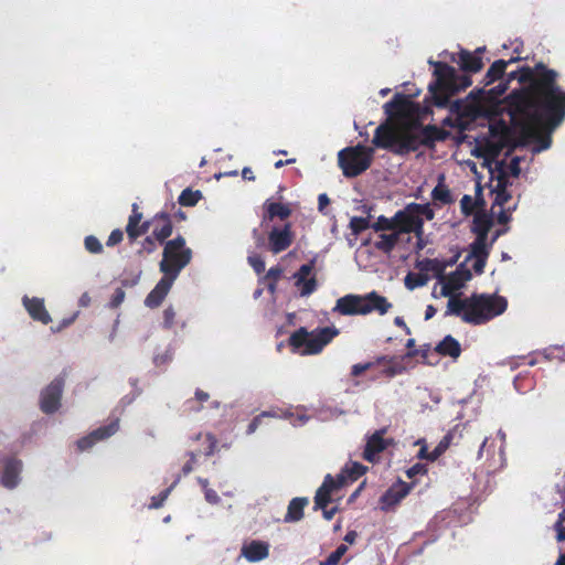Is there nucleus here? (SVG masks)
Returning a JSON list of instances; mask_svg holds the SVG:
<instances>
[{"instance_id":"nucleus-1","label":"nucleus","mask_w":565,"mask_h":565,"mask_svg":"<svg viewBox=\"0 0 565 565\" xmlns=\"http://www.w3.org/2000/svg\"><path fill=\"white\" fill-rule=\"evenodd\" d=\"M555 74L530 79L527 86L510 96V116L525 138H541L565 117V92L553 84Z\"/></svg>"},{"instance_id":"nucleus-2","label":"nucleus","mask_w":565,"mask_h":565,"mask_svg":"<svg viewBox=\"0 0 565 565\" xmlns=\"http://www.w3.org/2000/svg\"><path fill=\"white\" fill-rule=\"evenodd\" d=\"M385 110L390 120L376 129L373 142L397 151L415 149L423 138L414 103L403 95H396L392 103L385 105Z\"/></svg>"},{"instance_id":"nucleus-3","label":"nucleus","mask_w":565,"mask_h":565,"mask_svg":"<svg viewBox=\"0 0 565 565\" xmlns=\"http://www.w3.org/2000/svg\"><path fill=\"white\" fill-rule=\"evenodd\" d=\"M507 307L508 302L501 296L477 295L463 300H448L446 313L460 316L468 323L480 324L503 313Z\"/></svg>"},{"instance_id":"nucleus-4","label":"nucleus","mask_w":565,"mask_h":565,"mask_svg":"<svg viewBox=\"0 0 565 565\" xmlns=\"http://www.w3.org/2000/svg\"><path fill=\"white\" fill-rule=\"evenodd\" d=\"M392 303L380 294L372 291L365 295L349 294L335 301L333 311L342 316H365L373 311L385 315Z\"/></svg>"},{"instance_id":"nucleus-5","label":"nucleus","mask_w":565,"mask_h":565,"mask_svg":"<svg viewBox=\"0 0 565 565\" xmlns=\"http://www.w3.org/2000/svg\"><path fill=\"white\" fill-rule=\"evenodd\" d=\"M339 334L335 327H326L308 332L301 328L291 334L289 343L301 355L317 354Z\"/></svg>"},{"instance_id":"nucleus-6","label":"nucleus","mask_w":565,"mask_h":565,"mask_svg":"<svg viewBox=\"0 0 565 565\" xmlns=\"http://www.w3.org/2000/svg\"><path fill=\"white\" fill-rule=\"evenodd\" d=\"M191 257L192 253L190 248L185 247V241L182 237H177L166 244L160 270L164 275L177 278L180 270L189 264Z\"/></svg>"},{"instance_id":"nucleus-7","label":"nucleus","mask_w":565,"mask_h":565,"mask_svg":"<svg viewBox=\"0 0 565 565\" xmlns=\"http://www.w3.org/2000/svg\"><path fill=\"white\" fill-rule=\"evenodd\" d=\"M433 217L434 212L428 204H409L395 214L398 232H414L418 237L423 234L424 222Z\"/></svg>"},{"instance_id":"nucleus-8","label":"nucleus","mask_w":565,"mask_h":565,"mask_svg":"<svg viewBox=\"0 0 565 565\" xmlns=\"http://www.w3.org/2000/svg\"><path fill=\"white\" fill-rule=\"evenodd\" d=\"M373 150L363 146L348 147L338 154L339 166L345 177H356L365 171L372 161Z\"/></svg>"},{"instance_id":"nucleus-9","label":"nucleus","mask_w":565,"mask_h":565,"mask_svg":"<svg viewBox=\"0 0 565 565\" xmlns=\"http://www.w3.org/2000/svg\"><path fill=\"white\" fill-rule=\"evenodd\" d=\"M434 75L436 81L429 86L430 93L438 106H445L449 97L457 90L454 83L455 70L444 63L435 62Z\"/></svg>"},{"instance_id":"nucleus-10","label":"nucleus","mask_w":565,"mask_h":565,"mask_svg":"<svg viewBox=\"0 0 565 565\" xmlns=\"http://www.w3.org/2000/svg\"><path fill=\"white\" fill-rule=\"evenodd\" d=\"M471 274L462 265L452 274L448 276H440L438 281L433 288L431 295L434 298L447 297L450 299H458L456 294L470 280Z\"/></svg>"},{"instance_id":"nucleus-11","label":"nucleus","mask_w":565,"mask_h":565,"mask_svg":"<svg viewBox=\"0 0 565 565\" xmlns=\"http://www.w3.org/2000/svg\"><path fill=\"white\" fill-rule=\"evenodd\" d=\"M342 478L334 480L332 477L327 476L322 486L318 489L315 503L317 508L323 510V515L327 520H331L335 510H326L328 503L331 501V495L341 487Z\"/></svg>"},{"instance_id":"nucleus-12","label":"nucleus","mask_w":565,"mask_h":565,"mask_svg":"<svg viewBox=\"0 0 565 565\" xmlns=\"http://www.w3.org/2000/svg\"><path fill=\"white\" fill-rule=\"evenodd\" d=\"M418 268H419L418 271L409 273L404 279L405 286L409 290H414L417 287H422V286L426 285L429 280V277L424 271L425 270H434V271L440 270V263L436 259L435 260L428 259V260L420 262L418 264Z\"/></svg>"},{"instance_id":"nucleus-13","label":"nucleus","mask_w":565,"mask_h":565,"mask_svg":"<svg viewBox=\"0 0 565 565\" xmlns=\"http://www.w3.org/2000/svg\"><path fill=\"white\" fill-rule=\"evenodd\" d=\"M412 487L404 481L394 483L380 499L384 511L395 508L411 491Z\"/></svg>"},{"instance_id":"nucleus-14","label":"nucleus","mask_w":565,"mask_h":565,"mask_svg":"<svg viewBox=\"0 0 565 565\" xmlns=\"http://www.w3.org/2000/svg\"><path fill=\"white\" fill-rule=\"evenodd\" d=\"M292 238L290 224L281 228L275 227L268 234L269 248L275 254L280 253L290 246Z\"/></svg>"},{"instance_id":"nucleus-15","label":"nucleus","mask_w":565,"mask_h":565,"mask_svg":"<svg viewBox=\"0 0 565 565\" xmlns=\"http://www.w3.org/2000/svg\"><path fill=\"white\" fill-rule=\"evenodd\" d=\"M62 381H53L42 393L41 408L45 413H53L60 406V398L62 393Z\"/></svg>"},{"instance_id":"nucleus-16","label":"nucleus","mask_w":565,"mask_h":565,"mask_svg":"<svg viewBox=\"0 0 565 565\" xmlns=\"http://www.w3.org/2000/svg\"><path fill=\"white\" fill-rule=\"evenodd\" d=\"M312 270V265H302L300 269L294 275L295 285L300 291L301 296L310 295L317 287Z\"/></svg>"},{"instance_id":"nucleus-17","label":"nucleus","mask_w":565,"mask_h":565,"mask_svg":"<svg viewBox=\"0 0 565 565\" xmlns=\"http://www.w3.org/2000/svg\"><path fill=\"white\" fill-rule=\"evenodd\" d=\"M175 278L164 275L153 290L147 296L145 303L149 308L158 307L169 292Z\"/></svg>"},{"instance_id":"nucleus-18","label":"nucleus","mask_w":565,"mask_h":565,"mask_svg":"<svg viewBox=\"0 0 565 565\" xmlns=\"http://www.w3.org/2000/svg\"><path fill=\"white\" fill-rule=\"evenodd\" d=\"M492 226V222L490 216L483 213H478L473 217L472 231L477 235L475 242H481L482 245H492L495 241L497 236H493L490 241H488V232Z\"/></svg>"},{"instance_id":"nucleus-19","label":"nucleus","mask_w":565,"mask_h":565,"mask_svg":"<svg viewBox=\"0 0 565 565\" xmlns=\"http://www.w3.org/2000/svg\"><path fill=\"white\" fill-rule=\"evenodd\" d=\"M264 221L275 217L285 220L291 214L294 206L291 203H282L268 199L264 204Z\"/></svg>"},{"instance_id":"nucleus-20","label":"nucleus","mask_w":565,"mask_h":565,"mask_svg":"<svg viewBox=\"0 0 565 565\" xmlns=\"http://www.w3.org/2000/svg\"><path fill=\"white\" fill-rule=\"evenodd\" d=\"M23 305L34 320L44 324H47L51 321V316L45 309L43 299L24 297Z\"/></svg>"},{"instance_id":"nucleus-21","label":"nucleus","mask_w":565,"mask_h":565,"mask_svg":"<svg viewBox=\"0 0 565 565\" xmlns=\"http://www.w3.org/2000/svg\"><path fill=\"white\" fill-rule=\"evenodd\" d=\"M269 554L267 543L254 541L242 548V555L252 563L265 559Z\"/></svg>"},{"instance_id":"nucleus-22","label":"nucleus","mask_w":565,"mask_h":565,"mask_svg":"<svg viewBox=\"0 0 565 565\" xmlns=\"http://www.w3.org/2000/svg\"><path fill=\"white\" fill-rule=\"evenodd\" d=\"M384 430L375 431L366 441L364 450V458L369 461H374L379 452L384 450L388 441L384 439Z\"/></svg>"},{"instance_id":"nucleus-23","label":"nucleus","mask_w":565,"mask_h":565,"mask_svg":"<svg viewBox=\"0 0 565 565\" xmlns=\"http://www.w3.org/2000/svg\"><path fill=\"white\" fill-rule=\"evenodd\" d=\"M491 245H482L481 242H473L467 262H473L472 266L477 273H481L486 265L488 252Z\"/></svg>"},{"instance_id":"nucleus-24","label":"nucleus","mask_w":565,"mask_h":565,"mask_svg":"<svg viewBox=\"0 0 565 565\" xmlns=\"http://www.w3.org/2000/svg\"><path fill=\"white\" fill-rule=\"evenodd\" d=\"M118 429V424L117 423H111L108 427L106 428H100V429H97L95 430L90 436L86 437V438H83L82 440L78 441V447L81 449H86L88 448L89 446H92L93 441L95 440H100V439H104L106 437H109L111 436L116 430Z\"/></svg>"},{"instance_id":"nucleus-25","label":"nucleus","mask_w":565,"mask_h":565,"mask_svg":"<svg viewBox=\"0 0 565 565\" xmlns=\"http://www.w3.org/2000/svg\"><path fill=\"white\" fill-rule=\"evenodd\" d=\"M457 62L460 64L462 70L469 72H478L482 67L481 58L467 51L460 52L459 60Z\"/></svg>"},{"instance_id":"nucleus-26","label":"nucleus","mask_w":565,"mask_h":565,"mask_svg":"<svg viewBox=\"0 0 565 565\" xmlns=\"http://www.w3.org/2000/svg\"><path fill=\"white\" fill-rule=\"evenodd\" d=\"M153 235L157 239L163 241L169 237L172 233V225L168 217L166 216H157L153 220Z\"/></svg>"},{"instance_id":"nucleus-27","label":"nucleus","mask_w":565,"mask_h":565,"mask_svg":"<svg viewBox=\"0 0 565 565\" xmlns=\"http://www.w3.org/2000/svg\"><path fill=\"white\" fill-rule=\"evenodd\" d=\"M401 234L398 230L385 232L379 236L375 246L381 250L390 252L397 244Z\"/></svg>"},{"instance_id":"nucleus-28","label":"nucleus","mask_w":565,"mask_h":565,"mask_svg":"<svg viewBox=\"0 0 565 565\" xmlns=\"http://www.w3.org/2000/svg\"><path fill=\"white\" fill-rule=\"evenodd\" d=\"M437 351L440 353V354H444V355H449L451 358H458L460 355V352H461V349H460V344L458 343L457 340H455L454 338L451 337H446L438 345H437Z\"/></svg>"},{"instance_id":"nucleus-29","label":"nucleus","mask_w":565,"mask_h":565,"mask_svg":"<svg viewBox=\"0 0 565 565\" xmlns=\"http://www.w3.org/2000/svg\"><path fill=\"white\" fill-rule=\"evenodd\" d=\"M307 504V500L305 499H294L288 507L287 514L285 520L287 522H296L302 518V511L305 505Z\"/></svg>"},{"instance_id":"nucleus-30","label":"nucleus","mask_w":565,"mask_h":565,"mask_svg":"<svg viewBox=\"0 0 565 565\" xmlns=\"http://www.w3.org/2000/svg\"><path fill=\"white\" fill-rule=\"evenodd\" d=\"M21 470V465L19 462H13L7 466L6 471L2 477V483L7 488H13L18 484L19 481V472Z\"/></svg>"},{"instance_id":"nucleus-31","label":"nucleus","mask_w":565,"mask_h":565,"mask_svg":"<svg viewBox=\"0 0 565 565\" xmlns=\"http://www.w3.org/2000/svg\"><path fill=\"white\" fill-rule=\"evenodd\" d=\"M140 221H141V214H139L137 212H135L130 216L128 225H127V233L130 237L136 238L147 231L146 224L140 225Z\"/></svg>"},{"instance_id":"nucleus-32","label":"nucleus","mask_w":565,"mask_h":565,"mask_svg":"<svg viewBox=\"0 0 565 565\" xmlns=\"http://www.w3.org/2000/svg\"><path fill=\"white\" fill-rule=\"evenodd\" d=\"M372 227L377 232H391L397 230V223L395 221V215L391 218L381 216L376 220V222L372 225Z\"/></svg>"},{"instance_id":"nucleus-33","label":"nucleus","mask_w":565,"mask_h":565,"mask_svg":"<svg viewBox=\"0 0 565 565\" xmlns=\"http://www.w3.org/2000/svg\"><path fill=\"white\" fill-rule=\"evenodd\" d=\"M433 199L437 202H440L443 204H447L449 202H451V194H450V191L448 190V188L443 184V183H439L434 190H433Z\"/></svg>"},{"instance_id":"nucleus-34","label":"nucleus","mask_w":565,"mask_h":565,"mask_svg":"<svg viewBox=\"0 0 565 565\" xmlns=\"http://www.w3.org/2000/svg\"><path fill=\"white\" fill-rule=\"evenodd\" d=\"M201 199V193L200 191H192V190H184L180 198H179V202L181 205H184V206H193L195 205L199 200Z\"/></svg>"},{"instance_id":"nucleus-35","label":"nucleus","mask_w":565,"mask_h":565,"mask_svg":"<svg viewBox=\"0 0 565 565\" xmlns=\"http://www.w3.org/2000/svg\"><path fill=\"white\" fill-rule=\"evenodd\" d=\"M347 545L341 544L324 561H321L320 565H337L340 562L341 557L347 553Z\"/></svg>"},{"instance_id":"nucleus-36","label":"nucleus","mask_w":565,"mask_h":565,"mask_svg":"<svg viewBox=\"0 0 565 565\" xmlns=\"http://www.w3.org/2000/svg\"><path fill=\"white\" fill-rule=\"evenodd\" d=\"M510 199L511 194L504 188H501V183L499 182L494 189L493 204L498 206H504L510 201Z\"/></svg>"},{"instance_id":"nucleus-37","label":"nucleus","mask_w":565,"mask_h":565,"mask_svg":"<svg viewBox=\"0 0 565 565\" xmlns=\"http://www.w3.org/2000/svg\"><path fill=\"white\" fill-rule=\"evenodd\" d=\"M370 226V221L367 217L353 216L350 220V228L354 234H359L362 231L366 230Z\"/></svg>"},{"instance_id":"nucleus-38","label":"nucleus","mask_w":565,"mask_h":565,"mask_svg":"<svg viewBox=\"0 0 565 565\" xmlns=\"http://www.w3.org/2000/svg\"><path fill=\"white\" fill-rule=\"evenodd\" d=\"M507 67V62L504 61H497L492 64L490 70L488 71V76H490L492 79L501 76Z\"/></svg>"},{"instance_id":"nucleus-39","label":"nucleus","mask_w":565,"mask_h":565,"mask_svg":"<svg viewBox=\"0 0 565 565\" xmlns=\"http://www.w3.org/2000/svg\"><path fill=\"white\" fill-rule=\"evenodd\" d=\"M280 275L281 270L279 268H271L265 276V279L268 281V287L271 294L275 292V282L279 279Z\"/></svg>"},{"instance_id":"nucleus-40","label":"nucleus","mask_w":565,"mask_h":565,"mask_svg":"<svg viewBox=\"0 0 565 565\" xmlns=\"http://www.w3.org/2000/svg\"><path fill=\"white\" fill-rule=\"evenodd\" d=\"M406 370V367L401 364L399 362H395V361H392L391 365L387 366L383 373L386 375V376H395L397 374H401L403 373L404 371Z\"/></svg>"},{"instance_id":"nucleus-41","label":"nucleus","mask_w":565,"mask_h":565,"mask_svg":"<svg viewBox=\"0 0 565 565\" xmlns=\"http://www.w3.org/2000/svg\"><path fill=\"white\" fill-rule=\"evenodd\" d=\"M449 446V441L445 438L443 439L435 449L430 452V461H435L439 456H441Z\"/></svg>"},{"instance_id":"nucleus-42","label":"nucleus","mask_w":565,"mask_h":565,"mask_svg":"<svg viewBox=\"0 0 565 565\" xmlns=\"http://www.w3.org/2000/svg\"><path fill=\"white\" fill-rule=\"evenodd\" d=\"M85 246L90 253H98L102 250V244L97 238L93 236H88L85 239Z\"/></svg>"},{"instance_id":"nucleus-43","label":"nucleus","mask_w":565,"mask_h":565,"mask_svg":"<svg viewBox=\"0 0 565 565\" xmlns=\"http://www.w3.org/2000/svg\"><path fill=\"white\" fill-rule=\"evenodd\" d=\"M565 520V513L559 514L558 521L555 523V530H556V539L557 541H564L565 540V527L563 526V522Z\"/></svg>"},{"instance_id":"nucleus-44","label":"nucleus","mask_w":565,"mask_h":565,"mask_svg":"<svg viewBox=\"0 0 565 565\" xmlns=\"http://www.w3.org/2000/svg\"><path fill=\"white\" fill-rule=\"evenodd\" d=\"M371 367H372V363L371 362L354 364L352 366V369H351V375L354 376V377H358V376L362 375L365 371H367Z\"/></svg>"},{"instance_id":"nucleus-45","label":"nucleus","mask_w":565,"mask_h":565,"mask_svg":"<svg viewBox=\"0 0 565 565\" xmlns=\"http://www.w3.org/2000/svg\"><path fill=\"white\" fill-rule=\"evenodd\" d=\"M248 262L257 273H262L265 269V264L259 256L252 255L248 257Z\"/></svg>"},{"instance_id":"nucleus-46","label":"nucleus","mask_w":565,"mask_h":565,"mask_svg":"<svg viewBox=\"0 0 565 565\" xmlns=\"http://www.w3.org/2000/svg\"><path fill=\"white\" fill-rule=\"evenodd\" d=\"M427 469L424 465L416 463L406 471V475L408 478H413L417 475H425Z\"/></svg>"},{"instance_id":"nucleus-47","label":"nucleus","mask_w":565,"mask_h":565,"mask_svg":"<svg viewBox=\"0 0 565 565\" xmlns=\"http://www.w3.org/2000/svg\"><path fill=\"white\" fill-rule=\"evenodd\" d=\"M122 239V232L119 230L113 231L108 237L107 245L114 246Z\"/></svg>"},{"instance_id":"nucleus-48","label":"nucleus","mask_w":565,"mask_h":565,"mask_svg":"<svg viewBox=\"0 0 565 565\" xmlns=\"http://www.w3.org/2000/svg\"><path fill=\"white\" fill-rule=\"evenodd\" d=\"M416 444L422 445V448L418 452V458L430 460V452L427 451L426 445L422 440H418Z\"/></svg>"},{"instance_id":"nucleus-49","label":"nucleus","mask_w":565,"mask_h":565,"mask_svg":"<svg viewBox=\"0 0 565 565\" xmlns=\"http://www.w3.org/2000/svg\"><path fill=\"white\" fill-rule=\"evenodd\" d=\"M511 210H512V207L508 206L507 210L501 211V212L498 213V217H499V221L501 223H505V222H508L510 220Z\"/></svg>"},{"instance_id":"nucleus-50","label":"nucleus","mask_w":565,"mask_h":565,"mask_svg":"<svg viewBox=\"0 0 565 565\" xmlns=\"http://www.w3.org/2000/svg\"><path fill=\"white\" fill-rule=\"evenodd\" d=\"M124 298H125V292L121 289H117L114 295V298H113V305L114 306L120 305L122 302Z\"/></svg>"},{"instance_id":"nucleus-51","label":"nucleus","mask_w":565,"mask_h":565,"mask_svg":"<svg viewBox=\"0 0 565 565\" xmlns=\"http://www.w3.org/2000/svg\"><path fill=\"white\" fill-rule=\"evenodd\" d=\"M78 303L81 307H88L89 303H90V296L87 294V292H84L79 299H78Z\"/></svg>"},{"instance_id":"nucleus-52","label":"nucleus","mask_w":565,"mask_h":565,"mask_svg":"<svg viewBox=\"0 0 565 565\" xmlns=\"http://www.w3.org/2000/svg\"><path fill=\"white\" fill-rule=\"evenodd\" d=\"M497 150H489V153L486 157V164L490 170H492V160L497 156Z\"/></svg>"},{"instance_id":"nucleus-53","label":"nucleus","mask_w":565,"mask_h":565,"mask_svg":"<svg viewBox=\"0 0 565 565\" xmlns=\"http://www.w3.org/2000/svg\"><path fill=\"white\" fill-rule=\"evenodd\" d=\"M518 164H519V160L516 158H513L509 164V169L511 170V173L513 175H518L519 174V169H518Z\"/></svg>"},{"instance_id":"nucleus-54","label":"nucleus","mask_w":565,"mask_h":565,"mask_svg":"<svg viewBox=\"0 0 565 565\" xmlns=\"http://www.w3.org/2000/svg\"><path fill=\"white\" fill-rule=\"evenodd\" d=\"M205 498L211 503L217 502V497L212 490H205Z\"/></svg>"},{"instance_id":"nucleus-55","label":"nucleus","mask_w":565,"mask_h":565,"mask_svg":"<svg viewBox=\"0 0 565 565\" xmlns=\"http://www.w3.org/2000/svg\"><path fill=\"white\" fill-rule=\"evenodd\" d=\"M243 178L246 180H254L255 175L249 168H244L242 171Z\"/></svg>"},{"instance_id":"nucleus-56","label":"nucleus","mask_w":565,"mask_h":565,"mask_svg":"<svg viewBox=\"0 0 565 565\" xmlns=\"http://www.w3.org/2000/svg\"><path fill=\"white\" fill-rule=\"evenodd\" d=\"M353 473H354L353 478H356L358 476L363 475L364 473V467L359 465V463H354L353 465Z\"/></svg>"},{"instance_id":"nucleus-57","label":"nucleus","mask_w":565,"mask_h":565,"mask_svg":"<svg viewBox=\"0 0 565 565\" xmlns=\"http://www.w3.org/2000/svg\"><path fill=\"white\" fill-rule=\"evenodd\" d=\"M355 539H356V533L353 531L348 532L347 535L344 536V541L350 544L354 543Z\"/></svg>"},{"instance_id":"nucleus-58","label":"nucleus","mask_w":565,"mask_h":565,"mask_svg":"<svg viewBox=\"0 0 565 565\" xmlns=\"http://www.w3.org/2000/svg\"><path fill=\"white\" fill-rule=\"evenodd\" d=\"M173 316H174V312L172 309H167L164 311V317H166V322L167 323H171L172 322V319H173Z\"/></svg>"},{"instance_id":"nucleus-59","label":"nucleus","mask_w":565,"mask_h":565,"mask_svg":"<svg viewBox=\"0 0 565 565\" xmlns=\"http://www.w3.org/2000/svg\"><path fill=\"white\" fill-rule=\"evenodd\" d=\"M436 313V309L433 306L426 308L425 318L430 319Z\"/></svg>"},{"instance_id":"nucleus-60","label":"nucleus","mask_w":565,"mask_h":565,"mask_svg":"<svg viewBox=\"0 0 565 565\" xmlns=\"http://www.w3.org/2000/svg\"><path fill=\"white\" fill-rule=\"evenodd\" d=\"M548 147H550V140L543 139L541 145L535 150L541 151V150L547 149Z\"/></svg>"},{"instance_id":"nucleus-61","label":"nucleus","mask_w":565,"mask_h":565,"mask_svg":"<svg viewBox=\"0 0 565 565\" xmlns=\"http://www.w3.org/2000/svg\"><path fill=\"white\" fill-rule=\"evenodd\" d=\"M319 203H320V206H323V205L328 204L329 203L328 196L326 194H321L319 196Z\"/></svg>"},{"instance_id":"nucleus-62","label":"nucleus","mask_w":565,"mask_h":565,"mask_svg":"<svg viewBox=\"0 0 565 565\" xmlns=\"http://www.w3.org/2000/svg\"><path fill=\"white\" fill-rule=\"evenodd\" d=\"M555 565H565V553H561Z\"/></svg>"},{"instance_id":"nucleus-63","label":"nucleus","mask_w":565,"mask_h":565,"mask_svg":"<svg viewBox=\"0 0 565 565\" xmlns=\"http://www.w3.org/2000/svg\"><path fill=\"white\" fill-rule=\"evenodd\" d=\"M475 113H481L483 110V105H481L480 102L477 103V105L473 106L472 109Z\"/></svg>"},{"instance_id":"nucleus-64","label":"nucleus","mask_w":565,"mask_h":565,"mask_svg":"<svg viewBox=\"0 0 565 565\" xmlns=\"http://www.w3.org/2000/svg\"><path fill=\"white\" fill-rule=\"evenodd\" d=\"M306 419H307V418H306L305 416H299V417H298V419H297V422H295L294 424H295V425H296V424L301 425V424H303V423L306 422Z\"/></svg>"}]
</instances>
